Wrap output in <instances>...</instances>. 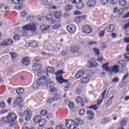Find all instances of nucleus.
Instances as JSON below:
<instances>
[{
	"label": "nucleus",
	"mask_w": 129,
	"mask_h": 129,
	"mask_svg": "<svg viewBox=\"0 0 129 129\" xmlns=\"http://www.w3.org/2000/svg\"><path fill=\"white\" fill-rule=\"evenodd\" d=\"M30 63V59L27 57H24L22 60V66H28Z\"/></svg>",
	"instance_id": "obj_13"
},
{
	"label": "nucleus",
	"mask_w": 129,
	"mask_h": 129,
	"mask_svg": "<svg viewBox=\"0 0 129 129\" xmlns=\"http://www.w3.org/2000/svg\"><path fill=\"white\" fill-rule=\"evenodd\" d=\"M46 123V119H41L40 121H39V122L38 123V124L39 126H44L45 124Z\"/></svg>",
	"instance_id": "obj_30"
},
{
	"label": "nucleus",
	"mask_w": 129,
	"mask_h": 129,
	"mask_svg": "<svg viewBox=\"0 0 129 129\" xmlns=\"http://www.w3.org/2000/svg\"><path fill=\"white\" fill-rule=\"evenodd\" d=\"M72 5H69L64 7V10L66 12H70V10L72 9Z\"/></svg>",
	"instance_id": "obj_33"
},
{
	"label": "nucleus",
	"mask_w": 129,
	"mask_h": 129,
	"mask_svg": "<svg viewBox=\"0 0 129 129\" xmlns=\"http://www.w3.org/2000/svg\"><path fill=\"white\" fill-rule=\"evenodd\" d=\"M27 45H29L30 47H33V48H35V47H37L38 46V43L36 41H31L27 44Z\"/></svg>",
	"instance_id": "obj_25"
},
{
	"label": "nucleus",
	"mask_w": 129,
	"mask_h": 129,
	"mask_svg": "<svg viewBox=\"0 0 129 129\" xmlns=\"http://www.w3.org/2000/svg\"><path fill=\"white\" fill-rule=\"evenodd\" d=\"M72 122L73 123V125H69V128L70 129H76L77 128V127L78 126V125H79V124H78V122H77V121L76 120L75 121H73L72 120H71Z\"/></svg>",
	"instance_id": "obj_15"
},
{
	"label": "nucleus",
	"mask_w": 129,
	"mask_h": 129,
	"mask_svg": "<svg viewBox=\"0 0 129 129\" xmlns=\"http://www.w3.org/2000/svg\"><path fill=\"white\" fill-rule=\"evenodd\" d=\"M45 75H48V74H47V72H45V71H41L37 73V76L43 77V76H46Z\"/></svg>",
	"instance_id": "obj_28"
},
{
	"label": "nucleus",
	"mask_w": 129,
	"mask_h": 129,
	"mask_svg": "<svg viewBox=\"0 0 129 129\" xmlns=\"http://www.w3.org/2000/svg\"><path fill=\"white\" fill-rule=\"evenodd\" d=\"M53 19V16H52L51 14H47L45 17L46 21H51Z\"/></svg>",
	"instance_id": "obj_34"
},
{
	"label": "nucleus",
	"mask_w": 129,
	"mask_h": 129,
	"mask_svg": "<svg viewBox=\"0 0 129 129\" xmlns=\"http://www.w3.org/2000/svg\"><path fill=\"white\" fill-rule=\"evenodd\" d=\"M127 2L125 0H119V5L121 7H125Z\"/></svg>",
	"instance_id": "obj_29"
},
{
	"label": "nucleus",
	"mask_w": 129,
	"mask_h": 129,
	"mask_svg": "<svg viewBox=\"0 0 129 129\" xmlns=\"http://www.w3.org/2000/svg\"><path fill=\"white\" fill-rule=\"evenodd\" d=\"M86 73L87 77H92L94 74V73L93 72V71L90 70H88Z\"/></svg>",
	"instance_id": "obj_26"
},
{
	"label": "nucleus",
	"mask_w": 129,
	"mask_h": 129,
	"mask_svg": "<svg viewBox=\"0 0 129 129\" xmlns=\"http://www.w3.org/2000/svg\"><path fill=\"white\" fill-rule=\"evenodd\" d=\"M0 107L1 108H5L6 107V104L5 101H3L0 103Z\"/></svg>",
	"instance_id": "obj_51"
},
{
	"label": "nucleus",
	"mask_w": 129,
	"mask_h": 129,
	"mask_svg": "<svg viewBox=\"0 0 129 129\" xmlns=\"http://www.w3.org/2000/svg\"><path fill=\"white\" fill-rule=\"evenodd\" d=\"M127 123V122L125 120H123L121 121L120 125L122 127V126H125Z\"/></svg>",
	"instance_id": "obj_41"
},
{
	"label": "nucleus",
	"mask_w": 129,
	"mask_h": 129,
	"mask_svg": "<svg viewBox=\"0 0 129 129\" xmlns=\"http://www.w3.org/2000/svg\"><path fill=\"white\" fill-rule=\"evenodd\" d=\"M62 17V12L60 11L55 12L54 13V17L55 19H60Z\"/></svg>",
	"instance_id": "obj_24"
},
{
	"label": "nucleus",
	"mask_w": 129,
	"mask_h": 129,
	"mask_svg": "<svg viewBox=\"0 0 129 129\" xmlns=\"http://www.w3.org/2000/svg\"><path fill=\"white\" fill-rule=\"evenodd\" d=\"M88 63V68H90L91 69L98 66V63L94 61V59H91Z\"/></svg>",
	"instance_id": "obj_7"
},
{
	"label": "nucleus",
	"mask_w": 129,
	"mask_h": 129,
	"mask_svg": "<svg viewBox=\"0 0 129 129\" xmlns=\"http://www.w3.org/2000/svg\"><path fill=\"white\" fill-rule=\"evenodd\" d=\"M125 61L129 62V53H126L124 54Z\"/></svg>",
	"instance_id": "obj_42"
},
{
	"label": "nucleus",
	"mask_w": 129,
	"mask_h": 129,
	"mask_svg": "<svg viewBox=\"0 0 129 129\" xmlns=\"http://www.w3.org/2000/svg\"><path fill=\"white\" fill-rule=\"evenodd\" d=\"M76 7L78 10H81L84 8V3L83 2H79L76 4Z\"/></svg>",
	"instance_id": "obj_20"
},
{
	"label": "nucleus",
	"mask_w": 129,
	"mask_h": 129,
	"mask_svg": "<svg viewBox=\"0 0 129 129\" xmlns=\"http://www.w3.org/2000/svg\"><path fill=\"white\" fill-rule=\"evenodd\" d=\"M88 108H91V109H94V110H96L97 109V106L96 105H91L88 107Z\"/></svg>",
	"instance_id": "obj_53"
},
{
	"label": "nucleus",
	"mask_w": 129,
	"mask_h": 129,
	"mask_svg": "<svg viewBox=\"0 0 129 129\" xmlns=\"http://www.w3.org/2000/svg\"><path fill=\"white\" fill-rule=\"evenodd\" d=\"M40 114H41L43 116L45 115H47V114H48V111H47L46 110H43L41 111Z\"/></svg>",
	"instance_id": "obj_47"
},
{
	"label": "nucleus",
	"mask_w": 129,
	"mask_h": 129,
	"mask_svg": "<svg viewBox=\"0 0 129 129\" xmlns=\"http://www.w3.org/2000/svg\"><path fill=\"white\" fill-rule=\"evenodd\" d=\"M78 113L80 115H83L85 113V109L82 108L78 111Z\"/></svg>",
	"instance_id": "obj_38"
},
{
	"label": "nucleus",
	"mask_w": 129,
	"mask_h": 129,
	"mask_svg": "<svg viewBox=\"0 0 129 129\" xmlns=\"http://www.w3.org/2000/svg\"><path fill=\"white\" fill-rule=\"evenodd\" d=\"M110 70L109 72L111 74H112V72L113 73H117L118 72V67L116 65L110 67Z\"/></svg>",
	"instance_id": "obj_14"
},
{
	"label": "nucleus",
	"mask_w": 129,
	"mask_h": 129,
	"mask_svg": "<svg viewBox=\"0 0 129 129\" xmlns=\"http://www.w3.org/2000/svg\"><path fill=\"white\" fill-rule=\"evenodd\" d=\"M46 70L49 73H54L55 72V69L53 67H48L46 69Z\"/></svg>",
	"instance_id": "obj_32"
},
{
	"label": "nucleus",
	"mask_w": 129,
	"mask_h": 129,
	"mask_svg": "<svg viewBox=\"0 0 129 129\" xmlns=\"http://www.w3.org/2000/svg\"><path fill=\"white\" fill-rule=\"evenodd\" d=\"M67 29L69 33L71 34H74L76 31V26L74 25L71 24L67 27Z\"/></svg>",
	"instance_id": "obj_9"
},
{
	"label": "nucleus",
	"mask_w": 129,
	"mask_h": 129,
	"mask_svg": "<svg viewBox=\"0 0 129 129\" xmlns=\"http://www.w3.org/2000/svg\"><path fill=\"white\" fill-rule=\"evenodd\" d=\"M27 31H31L32 35H35L37 33V27L34 25L27 24L25 25Z\"/></svg>",
	"instance_id": "obj_4"
},
{
	"label": "nucleus",
	"mask_w": 129,
	"mask_h": 129,
	"mask_svg": "<svg viewBox=\"0 0 129 129\" xmlns=\"http://www.w3.org/2000/svg\"><path fill=\"white\" fill-rule=\"evenodd\" d=\"M28 33V30L26 26H24L21 31H20V34L22 37H25V36H27V34Z\"/></svg>",
	"instance_id": "obj_12"
},
{
	"label": "nucleus",
	"mask_w": 129,
	"mask_h": 129,
	"mask_svg": "<svg viewBox=\"0 0 129 129\" xmlns=\"http://www.w3.org/2000/svg\"><path fill=\"white\" fill-rule=\"evenodd\" d=\"M20 38H21V36L18 34H16L14 36V39L15 40V41H19V40H20Z\"/></svg>",
	"instance_id": "obj_52"
},
{
	"label": "nucleus",
	"mask_w": 129,
	"mask_h": 129,
	"mask_svg": "<svg viewBox=\"0 0 129 129\" xmlns=\"http://www.w3.org/2000/svg\"><path fill=\"white\" fill-rule=\"evenodd\" d=\"M93 50L94 51V54L96 56H98L100 54V51L99 49L97 48H93Z\"/></svg>",
	"instance_id": "obj_35"
},
{
	"label": "nucleus",
	"mask_w": 129,
	"mask_h": 129,
	"mask_svg": "<svg viewBox=\"0 0 129 129\" xmlns=\"http://www.w3.org/2000/svg\"><path fill=\"white\" fill-rule=\"evenodd\" d=\"M7 73L8 74H12L13 73V69L11 68H9L7 69Z\"/></svg>",
	"instance_id": "obj_62"
},
{
	"label": "nucleus",
	"mask_w": 129,
	"mask_h": 129,
	"mask_svg": "<svg viewBox=\"0 0 129 129\" xmlns=\"http://www.w3.org/2000/svg\"><path fill=\"white\" fill-rule=\"evenodd\" d=\"M104 32H105V30H103L99 33V37H103L104 36Z\"/></svg>",
	"instance_id": "obj_60"
},
{
	"label": "nucleus",
	"mask_w": 129,
	"mask_h": 129,
	"mask_svg": "<svg viewBox=\"0 0 129 129\" xmlns=\"http://www.w3.org/2000/svg\"><path fill=\"white\" fill-rule=\"evenodd\" d=\"M109 65V63L108 62H107L103 64L102 68L104 71H106L107 72H110V67H108Z\"/></svg>",
	"instance_id": "obj_17"
},
{
	"label": "nucleus",
	"mask_w": 129,
	"mask_h": 129,
	"mask_svg": "<svg viewBox=\"0 0 129 129\" xmlns=\"http://www.w3.org/2000/svg\"><path fill=\"white\" fill-rule=\"evenodd\" d=\"M127 10H128V7L120 8L119 10L118 14L119 16H121V15H123V12H124V11H127Z\"/></svg>",
	"instance_id": "obj_23"
},
{
	"label": "nucleus",
	"mask_w": 129,
	"mask_h": 129,
	"mask_svg": "<svg viewBox=\"0 0 129 129\" xmlns=\"http://www.w3.org/2000/svg\"><path fill=\"white\" fill-rule=\"evenodd\" d=\"M1 121L3 122V123H8V118L4 117L1 119Z\"/></svg>",
	"instance_id": "obj_56"
},
{
	"label": "nucleus",
	"mask_w": 129,
	"mask_h": 129,
	"mask_svg": "<svg viewBox=\"0 0 129 129\" xmlns=\"http://www.w3.org/2000/svg\"><path fill=\"white\" fill-rule=\"evenodd\" d=\"M20 116H26L25 117V120L27 121H29L31 118L32 116V112L31 111V110L27 109L23 113H21L19 115Z\"/></svg>",
	"instance_id": "obj_3"
},
{
	"label": "nucleus",
	"mask_w": 129,
	"mask_h": 129,
	"mask_svg": "<svg viewBox=\"0 0 129 129\" xmlns=\"http://www.w3.org/2000/svg\"><path fill=\"white\" fill-rule=\"evenodd\" d=\"M63 73V71L62 70L58 71L55 73V75H56V81L60 84L62 83H66L63 89L66 92L69 91L70 89H72V87L71 85L68 83V80L63 79V77L61 76Z\"/></svg>",
	"instance_id": "obj_1"
},
{
	"label": "nucleus",
	"mask_w": 129,
	"mask_h": 129,
	"mask_svg": "<svg viewBox=\"0 0 129 129\" xmlns=\"http://www.w3.org/2000/svg\"><path fill=\"white\" fill-rule=\"evenodd\" d=\"M63 66V61H59L57 63V67L58 68H61Z\"/></svg>",
	"instance_id": "obj_58"
},
{
	"label": "nucleus",
	"mask_w": 129,
	"mask_h": 129,
	"mask_svg": "<svg viewBox=\"0 0 129 129\" xmlns=\"http://www.w3.org/2000/svg\"><path fill=\"white\" fill-rule=\"evenodd\" d=\"M48 28L46 27V25L43 24L42 25H41L40 29H42V31H46Z\"/></svg>",
	"instance_id": "obj_54"
},
{
	"label": "nucleus",
	"mask_w": 129,
	"mask_h": 129,
	"mask_svg": "<svg viewBox=\"0 0 129 129\" xmlns=\"http://www.w3.org/2000/svg\"><path fill=\"white\" fill-rule=\"evenodd\" d=\"M53 100L54 101H56V100H58L60 99V94H55L53 97Z\"/></svg>",
	"instance_id": "obj_37"
},
{
	"label": "nucleus",
	"mask_w": 129,
	"mask_h": 129,
	"mask_svg": "<svg viewBox=\"0 0 129 129\" xmlns=\"http://www.w3.org/2000/svg\"><path fill=\"white\" fill-rule=\"evenodd\" d=\"M10 55L13 59H15V58L18 57V55H17V53L15 52L10 53Z\"/></svg>",
	"instance_id": "obj_44"
},
{
	"label": "nucleus",
	"mask_w": 129,
	"mask_h": 129,
	"mask_svg": "<svg viewBox=\"0 0 129 129\" xmlns=\"http://www.w3.org/2000/svg\"><path fill=\"white\" fill-rule=\"evenodd\" d=\"M7 117V122L8 123L15 122V121L17 120V115H16V114L14 113H11L10 114H8Z\"/></svg>",
	"instance_id": "obj_5"
},
{
	"label": "nucleus",
	"mask_w": 129,
	"mask_h": 129,
	"mask_svg": "<svg viewBox=\"0 0 129 129\" xmlns=\"http://www.w3.org/2000/svg\"><path fill=\"white\" fill-rule=\"evenodd\" d=\"M46 17H44V16H38L37 17V20L38 21H42L43 20H44V19H45Z\"/></svg>",
	"instance_id": "obj_43"
},
{
	"label": "nucleus",
	"mask_w": 129,
	"mask_h": 129,
	"mask_svg": "<svg viewBox=\"0 0 129 129\" xmlns=\"http://www.w3.org/2000/svg\"><path fill=\"white\" fill-rule=\"evenodd\" d=\"M79 48L76 46H73L72 49L71 50L72 53H75L76 52H78Z\"/></svg>",
	"instance_id": "obj_36"
},
{
	"label": "nucleus",
	"mask_w": 129,
	"mask_h": 129,
	"mask_svg": "<svg viewBox=\"0 0 129 129\" xmlns=\"http://www.w3.org/2000/svg\"><path fill=\"white\" fill-rule=\"evenodd\" d=\"M111 103H112V101L110 99H109V100L107 101V102L106 104V106L107 107H108V106H109V105H110Z\"/></svg>",
	"instance_id": "obj_57"
},
{
	"label": "nucleus",
	"mask_w": 129,
	"mask_h": 129,
	"mask_svg": "<svg viewBox=\"0 0 129 129\" xmlns=\"http://www.w3.org/2000/svg\"><path fill=\"white\" fill-rule=\"evenodd\" d=\"M16 91L18 95H21V94H24V88H21L17 89Z\"/></svg>",
	"instance_id": "obj_31"
},
{
	"label": "nucleus",
	"mask_w": 129,
	"mask_h": 129,
	"mask_svg": "<svg viewBox=\"0 0 129 129\" xmlns=\"http://www.w3.org/2000/svg\"><path fill=\"white\" fill-rule=\"evenodd\" d=\"M68 106H69V108H70L71 109H72L73 112H74V111H76V110H77V107L76 106H75V105H74V103L70 102Z\"/></svg>",
	"instance_id": "obj_18"
},
{
	"label": "nucleus",
	"mask_w": 129,
	"mask_h": 129,
	"mask_svg": "<svg viewBox=\"0 0 129 129\" xmlns=\"http://www.w3.org/2000/svg\"><path fill=\"white\" fill-rule=\"evenodd\" d=\"M119 80V78L116 77L112 80V82H113L114 83H115L118 82Z\"/></svg>",
	"instance_id": "obj_59"
},
{
	"label": "nucleus",
	"mask_w": 129,
	"mask_h": 129,
	"mask_svg": "<svg viewBox=\"0 0 129 129\" xmlns=\"http://www.w3.org/2000/svg\"><path fill=\"white\" fill-rule=\"evenodd\" d=\"M53 101H54V98L53 97H50L46 100L47 103H52Z\"/></svg>",
	"instance_id": "obj_48"
},
{
	"label": "nucleus",
	"mask_w": 129,
	"mask_h": 129,
	"mask_svg": "<svg viewBox=\"0 0 129 129\" xmlns=\"http://www.w3.org/2000/svg\"><path fill=\"white\" fill-rule=\"evenodd\" d=\"M82 98H81V97H77L76 98V101L77 103H81V102H82Z\"/></svg>",
	"instance_id": "obj_39"
},
{
	"label": "nucleus",
	"mask_w": 129,
	"mask_h": 129,
	"mask_svg": "<svg viewBox=\"0 0 129 129\" xmlns=\"http://www.w3.org/2000/svg\"><path fill=\"white\" fill-rule=\"evenodd\" d=\"M41 5H43V6H47L48 1H47V0H41Z\"/></svg>",
	"instance_id": "obj_46"
},
{
	"label": "nucleus",
	"mask_w": 129,
	"mask_h": 129,
	"mask_svg": "<svg viewBox=\"0 0 129 129\" xmlns=\"http://www.w3.org/2000/svg\"><path fill=\"white\" fill-rule=\"evenodd\" d=\"M39 87H40L38 85V83H37V82L35 83H34L32 84V88H33V89H37L39 88Z\"/></svg>",
	"instance_id": "obj_40"
},
{
	"label": "nucleus",
	"mask_w": 129,
	"mask_h": 129,
	"mask_svg": "<svg viewBox=\"0 0 129 129\" xmlns=\"http://www.w3.org/2000/svg\"><path fill=\"white\" fill-rule=\"evenodd\" d=\"M76 120L77 121L78 124L81 125L83 124V120H81V119H77Z\"/></svg>",
	"instance_id": "obj_49"
},
{
	"label": "nucleus",
	"mask_w": 129,
	"mask_h": 129,
	"mask_svg": "<svg viewBox=\"0 0 129 129\" xmlns=\"http://www.w3.org/2000/svg\"><path fill=\"white\" fill-rule=\"evenodd\" d=\"M114 30V26L113 25H110L107 27V31L109 33H111Z\"/></svg>",
	"instance_id": "obj_27"
},
{
	"label": "nucleus",
	"mask_w": 129,
	"mask_h": 129,
	"mask_svg": "<svg viewBox=\"0 0 129 129\" xmlns=\"http://www.w3.org/2000/svg\"><path fill=\"white\" fill-rule=\"evenodd\" d=\"M60 27V24H55L52 26V29L53 30H57V29H59Z\"/></svg>",
	"instance_id": "obj_45"
},
{
	"label": "nucleus",
	"mask_w": 129,
	"mask_h": 129,
	"mask_svg": "<svg viewBox=\"0 0 129 129\" xmlns=\"http://www.w3.org/2000/svg\"><path fill=\"white\" fill-rule=\"evenodd\" d=\"M41 119H42V117L41 116H35L33 118V121L35 122V123H39Z\"/></svg>",
	"instance_id": "obj_21"
},
{
	"label": "nucleus",
	"mask_w": 129,
	"mask_h": 129,
	"mask_svg": "<svg viewBox=\"0 0 129 129\" xmlns=\"http://www.w3.org/2000/svg\"><path fill=\"white\" fill-rule=\"evenodd\" d=\"M82 30L83 33L85 34H90L92 32V28L89 25H86L82 27Z\"/></svg>",
	"instance_id": "obj_8"
},
{
	"label": "nucleus",
	"mask_w": 129,
	"mask_h": 129,
	"mask_svg": "<svg viewBox=\"0 0 129 129\" xmlns=\"http://www.w3.org/2000/svg\"><path fill=\"white\" fill-rule=\"evenodd\" d=\"M86 114L90 120H91L94 118V113H93V110L92 109L88 110L86 112Z\"/></svg>",
	"instance_id": "obj_11"
},
{
	"label": "nucleus",
	"mask_w": 129,
	"mask_h": 129,
	"mask_svg": "<svg viewBox=\"0 0 129 129\" xmlns=\"http://www.w3.org/2000/svg\"><path fill=\"white\" fill-rule=\"evenodd\" d=\"M36 82L39 87L46 84L47 88H50L51 92H54L56 90V88H54L55 84H54V82H51L48 78L38 79Z\"/></svg>",
	"instance_id": "obj_2"
},
{
	"label": "nucleus",
	"mask_w": 129,
	"mask_h": 129,
	"mask_svg": "<svg viewBox=\"0 0 129 129\" xmlns=\"http://www.w3.org/2000/svg\"><path fill=\"white\" fill-rule=\"evenodd\" d=\"M8 45H9L8 44V41H3L2 43L0 44V46H7Z\"/></svg>",
	"instance_id": "obj_61"
},
{
	"label": "nucleus",
	"mask_w": 129,
	"mask_h": 129,
	"mask_svg": "<svg viewBox=\"0 0 129 129\" xmlns=\"http://www.w3.org/2000/svg\"><path fill=\"white\" fill-rule=\"evenodd\" d=\"M127 18H129V12L127 13V14H125L123 16V19H127Z\"/></svg>",
	"instance_id": "obj_64"
},
{
	"label": "nucleus",
	"mask_w": 129,
	"mask_h": 129,
	"mask_svg": "<svg viewBox=\"0 0 129 129\" xmlns=\"http://www.w3.org/2000/svg\"><path fill=\"white\" fill-rule=\"evenodd\" d=\"M89 81V78L87 77L83 78L80 80V83L82 84H85V83H87Z\"/></svg>",
	"instance_id": "obj_22"
},
{
	"label": "nucleus",
	"mask_w": 129,
	"mask_h": 129,
	"mask_svg": "<svg viewBox=\"0 0 129 129\" xmlns=\"http://www.w3.org/2000/svg\"><path fill=\"white\" fill-rule=\"evenodd\" d=\"M109 2V0H101V3L102 5H107Z\"/></svg>",
	"instance_id": "obj_55"
},
{
	"label": "nucleus",
	"mask_w": 129,
	"mask_h": 129,
	"mask_svg": "<svg viewBox=\"0 0 129 129\" xmlns=\"http://www.w3.org/2000/svg\"><path fill=\"white\" fill-rule=\"evenodd\" d=\"M7 43L8 45H11V44H13L14 43V40L12 39H8L7 40Z\"/></svg>",
	"instance_id": "obj_63"
},
{
	"label": "nucleus",
	"mask_w": 129,
	"mask_h": 129,
	"mask_svg": "<svg viewBox=\"0 0 129 129\" xmlns=\"http://www.w3.org/2000/svg\"><path fill=\"white\" fill-rule=\"evenodd\" d=\"M85 73L84 71H79L76 75V78H77V79L81 78L84 75Z\"/></svg>",
	"instance_id": "obj_16"
},
{
	"label": "nucleus",
	"mask_w": 129,
	"mask_h": 129,
	"mask_svg": "<svg viewBox=\"0 0 129 129\" xmlns=\"http://www.w3.org/2000/svg\"><path fill=\"white\" fill-rule=\"evenodd\" d=\"M81 14H82V13L80 12L79 11L77 10L75 11L74 12V16H80V15H81Z\"/></svg>",
	"instance_id": "obj_50"
},
{
	"label": "nucleus",
	"mask_w": 129,
	"mask_h": 129,
	"mask_svg": "<svg viewBox=\"0 0 129 129\" xmlns=\"http://www.w3.org/2000/svg\"><path fill=\"white\" fill-rule=\"evenodd\" d=\"M42 67H43L42 64L38 62H36L32 66V70L33 71H40V70H42Z\"/></svg>",
	"instance_id": "obj_10"
},
{
	"label": "nucleus",
	"mask_w": 129,
	"mask_h": 129,
	"mask_svg": "<svg viewBox=\"0 0 129 129\" xmlns=\"http://www.w3.org/2000/svg\"><path fill=\"white\" fill-rule=\"evenodd\" d=\"M95 5V0H90L87 3V7L91 8Z\"/></svg>",
	"instance_id": "obj_19"
},
{
	"label": "nucleus",
	"mask_w": 129,
	"mask_h": 129,
	"mask_svg": "<svg viewBox=\"0 0 129 129\" xmlns=\"http://www.w3.org/2000/svg\"><path fill=\"white\" fill-rule=\"evenodd\" d=\"M23 99L22 97H18L14 101V103H13L14 106L15 107H17V106H18V108H22V107H23L22 105V102H23Z\"/></svg>",
	"instance_id": "obj_6"
}]
</instances>
